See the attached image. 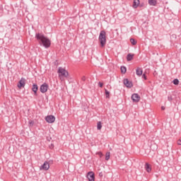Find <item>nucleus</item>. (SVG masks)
Instances as JSON below:
<instances>
[{
	"label": "nucleus",
	"mask_w": 181,
	"mask_h": 181,
	"mask_svg": "<svg viewBox=\"0 0 181 181\" xmlns=\"http://www.w3.org/2000/svg\"><path fill=\"white\" fill-rule=\"evenodd\" d=\"M28 124H29L30 127H33L35 122H33V120H30Z\"/></svg>",
	"instance_id": "b1692460"
},
{
	"label": "nucleus",
	"mask_w": 181,
	"mask_h": 181,
	"mask_svg": "<svg viewBox=\"0 0 181 181\" xmlns=\"http://www.w3.org/2000/svg\"><path fill=\"white\" fill-rule=\"evenodd\" d=\"M173 84H175V86H179V79L175 78L173 81Z\"/></svg>",
	"instance_id": "aec40b11"
},
{
	"label": "nucleus",
	"mask_w": 181,
	"mask_h": 181,
	"mask_svg": "<svg viewBox=\"0 0 181 181\" xmlns=\"http://www.w3.org/2000/svg\"><path fill=\"white\" fill-rule=\"evenodd\" d=\"M105 98H110V91H108L107 89H105Z\"/></svg>",
	"instance_id": "4be33fe9"
},
{
	"label": "nucleus",
	"mask_w": 181,
	"mask_h": 181,
	"mask_svg": "<svg viewBox=\"0 0 181 181\" xmlns=\"http://www.w3.org/2000/svg\"><path fill=\"white\" fill-rule=\"evenodd\" d=\"M96 155H98L100 158H103V156H104V154H103V152L101 151L96 153Z\"/></svg>",
	"instance_id": "5701e85b"
},
{
	"label": "nucleus",
	"mask_w": 181,
	"mask_h": 181,
	"mask_svg": "<svg viewBox=\"0 0 181 181\" xmlns=\"http://www.w3.org/2000/svg\"><path fill=\"white\" fill-rule=\"evenodd\" d=\"M177 145H181V139H179V140L177 141Z\"/></svg>",
	"instance_id": "c85d7f7f"
},
{
	"label": "nucleus",
	"mask_w": 181,
	"mask_h": 181,
	"mask_svg": "<svg viewBox=\"0 0 181 181\" xmlns=\"http://www.w3.org/2000/svg\"><path fill=\"white\" fill-rule=\"evenodd\" d=\"M123 83L124 86L127 87V88H132V87H134V84L132 83V81L128 80V78L124 79Z\"/></svg>",
	"instance_id": "423d86ee"
},
{
	"label": "nucleus",
	"mask_w": 181,
	"mask_h": 181,
	"mask_svg": "<svg viewBox=\"0 0 181 181\" xmlns=\"http://www.w3.org/2000/svg\"><path fill=\"white\" fill-rule=\"evenodd\" d=\"M37 90H39V88L37 87V84L33 83L32 91H33L35 95H37Z\"/></svg>",
	"instance_id": "9b49d317"
},
{
	"label": "nucleus",
	"mask_w": 181,
	"mask_h": 181,
	"mask_svg": "<svg viewBox=\"0 0 181 181\" xmlns=\"http://www.w3.org/2000/svg\"><path fill=\"white\" fill-rule=\"evenodd\" d=\"M111 153L107 152L105 154V160H110Z\"/></svg>",
	"instance_id": "a211bd4d"
},
{
	"label": "nucleus",
	"mask_w": 181,
	"mask_h": 181,
	"mask_svg": "<svg viewBox=\"0 0 181 181\" xmlns=\"http://www.w3.org/2000/svg\"><path fill=\"white\" fill-rule=\"evenodd\" d=\"M132 100L133 103H139V100H141V96H139L138 93H134L132 95Z\"/></svg>",
	"instance_id": "6e6552de"
},
{
	"label": "nucleus",
	"mask_w": 181,
	"mask_h": 181,
	"mask_svg": "<svg viewBox=\"0 0 181 181\" xmlns=\"http://www.w3.org/2000/svg\"><path fill=\"white\" fill-rule=\"evenodd\" d=\"M105 35H106L105 31L104 30L100 31L99 35V42L100 43L101 47H104V46H105V44L107 43V38Z\"/></svg>",
	"instance_id": "f03ea898"
},
{
	"label": "nucleus",
	"mask_w": 181,
	"mask_h": 181,
	"mask_svg": "<svg viewBox=\"0 0 181 181\" xmlns=\"http://www.w3.org/2000/svg\"><path fill=\"white\" fill-rule=\"evenodd\" d=\"M161 110H165V107H164V106H162V107H161Z\"/></svg>",
	"instance_id": "7c9ffc66"
},
{
	"label": "nucleus",
	"mask_w": 181,
	"mask_h": 181,
	"mask_svg": "<svg viewBox=\"0 0 181 181\" xmlns=\"http://www.w3.org/2000/svg\"><path fill=\"white\" fill-rule=\"evenodd\" d=\"M120 70L121 73H122L123 74H125L127 73V67L125 66H121Z\"/></svg>",
	"instance_id": "f3484780"
},
{
	"label": "nucleus",
	"mask_w": 181,
	"mask_h": 181,
	"mask_svg": "<svg viewBox=\"0 0 181 181\" xmlns=\"http://www.w3.org/2000/svg\"><path fill=\"white\" fill-rule=\"evenodd\" d=\"M142 73H144V71H142V68L138 67L136 70V76H142Z\"/></svg>",
	"instance_id": "4468645a"
},
{
	"label": "nucleus",
	"mask_w": 181,
	"mask_h": 181,
	"mask_svg": "<svg viewBox=\"0 0 181 181\" xmlns=\"http://www.w3.org/2000/svg\"><path fill=\"white\" fill-rule=\"evenodd\" d=\"M145 169L148 173H151V172H152V167L148 163H146L145 164Z\"/></svg>",
	"instance_id": "f8f14e48"
},
{
	"label": "nucleus",
	"mask_w": 181,
	"mask_h": 181,
	"mask_svg": "<svg viewBox=\"0 0 181 181\" xmlns=\"http://www.w3.org/2000/svg\"><path fill=\"white\" fill-rule=\"evenodd\" d=\"M87 179L88 181H95V176L94 175V172L90 171L87 173L86 175Z\"/></svg>",
	"instance_id": "39448f33"
},
{
	"label": "nucleus",
	"mask_w": 181,
	"mask_h": 181,
	"mask_svg": "<svg viewBox=\"0 0 181 181\" xmlns=\"http://www.w3.org/2000/svg\"><path fill=\"white\" fill-rule=\"evenodd\" d=\"M156 0H148V5H150L151 6H156Z\"/></svg>",
	"instance_id": "dca6fc26"
},
{
	"label": "nucleus",
	"mask_w": 181,
	"mask_h": 181,
	"mask_svg": "<svg viewBox=\"0 0 181 181\" xmlns=\"http://www.w3.org/2000/svg\"><path fill=\"white\" fill-rule=\"evenodd\" d=\"M134 56H135V54L131 53L128 54L127 57V62H131V60H133Z\"/></svg>",
	"instance_id": "2eb2a0df"
},
{
	"label": "nucleus",
	"mask_w": 181,
	"mask_h": 181,
	"mask_svg": "<svg viewBox=\"0 0 181 181\" xmlns=\"http://www.w3.org/2000/svg\"><path fill=\"white\" fill-rule=\"evenodd\" d=\"M25 81H26V80L25 79V78H22L20 81H19V82H18V88H22V87H25Z\"/></svg>",
	"instance_id": "9d476101"
},
{
	"label": "nucleus",
	"mask_w": 181,
	"mask_h": 181,
	"mask_svg": "<svg viewBox=\"0 0 181 181\" xmlns=\"http://www.w3.org/2000/svg\"><path fill=\"white\" fill-rule=\"evenodd\" d=\"M50 168V165L49 164V162L45 161L42 165L40 168V170H49V168Z\"/></svg>",
	"instance_id": "1a4fd4ad"
},
{
	"label": "nucleus",
	"mask_w": 181,
	"mask_h": 181,
	"mask_svg": "<svg viewBox=\"0 0 181 181\" xmlns=\"http://www.w3.org/2000/svg\"><path fill=\"white\" fill-rule=\"evenodd\" d=\"M81 81H86V76H85L81 77Z\"/></svg>",
	"instance_id": "a878e982"
},
{
	"label": "nucleus",
	"mask_w": 181,
	"mask_h": 181,
	"mask_svg": "<svg viewBox=\"0 0 181 181\" xmlns=\"http://www.w3.org/2000/svg\"><path fill=\"white\" fill-rule=\"evenodd\" d=\"M45 121L48 122L49 124H53L54 121H56V117L53 115H48L45 117Z\"/></svg>",
	"instance_id": "0eeeda50"
},
{
	"label": "nucleus",
	"mask_w": 181,
	"mask_h": 181,
	"mask_svg": "<svg viewBox=\"0 0 181 181\" xmlns=\"http://www.w3.org/2000/svg\"><path fill=\"white\" fill-rule=\"evenodd\" d=\"M49 148H50V149H53V148H54V145H53V144H52L49 146Z\"/></svg>",
	"instance_id": "c756f323"
},
{
	"label": "nucleus",
	"mask_w": 181,
	"mask_h": 181,
	"mask_svg": "<svg viewBox=\"0 0 181 181\" xmlns=\"http://www.w3.org/2000/svg\"><path fill=\"white\" fill-rule=\"evenodd\" d=\"M35 38L37 39L39 45L43 46L45 49H49L52 45V41L42 33H36Z\"/></svg>",
	"instance_id": "f257e3e1"
},
{
	"label": "nucleus",
	"mask_w": 181,
	"mask_h": 181,
	"mask_svg": "<svg viewBox=\"0 0 181 181\" xmlns=\"http://www.w3.org/2000/svg\"><path fill=\"white\" fill-rule=\"evenodd\" d=\"M140 1L139 0H134L133 1V8L136 9L139 6Z\"/></svg>",
	"instance_id": "ddd939ff"
},
{
	"label": "nucleus",
	"mask_w": 181,
	"mask_h": 181,
	"mask_svg": "<svg viewBox=\"0 0 181 181\" xmlns=\"http://www.w3.org/2000/svg\"><path fill=\"white\" fill-rule=\"evenodd\" d=\"M47 90H49V84L44 83L40 86V91L44 94V93H47Z\"/></svg>",
	"instance_id": "20e7f679"
},
{
	"label": "nucleus",
	"mask_w": 181,
	"mask_h": 181,
	"mask_svg": "<svg viewBox=\"0 0 181 181\" xmlns=\"http://www.w3.org/2000/svg\"><path fill=\"white\" fill-rule=\"evenodd\" d=\"M142 78H144V80H146V75L144 74Z\"/></svg>",
	"instance_id": "cd10ccee"
},
{
	"label": "nucleus",
	"mask_w": 181,
	"mask_h": 181,
	"mask_svg": "<svg viewBox=\"0 0 181 181\" xmlns=\"http://www.w3.org/2000/svg\"><path fill=\"white\" fill-rule=\"evenodd\" d=\"M57 73L59 74V77L62 81L64 80L63 77H65L66 78L69 77V71L62 67L59 68Z\"/></svg>",
	"instance_id": "7ed1b4c3"
},
{
	"label": "nucleus",
	"mask_w": 181,
	"mask_h": 181,
	"mask_svg": "<svg viewBox=\"0 0 181 181\" xmlns=\"http://www.w3.org/2000/svg\"><path fill=\"white\" fill-rule=\"evenodd\" d=\"M98 86H99V87L103 88V83L99 82Z\"/></svg>",
	"instance_id": "bb28decb"
},
{
	"label": "nucleus",
	"mask_w": 181,
	"mask_h": 181,
	"mask_svg": "<svg viewBox=\"0 0 181 181\" xmlns=\"http://www.w3.org/2000/svg\"><path fill=\"white\" fill-rule=\"evenodd\" d=\"M168 101H172L173 100V98L172 97V95H169L168 97Z\"/></svg>",
	"instance_id": "393cba45"
},
{
	"label": "nucleus",
	"mask_w": 181,
	"mask_h": 181,
	"mask_svg": "<svg viewBox=\"0 0 181 181\" xmlns=\"http://www.w3.org/2000/svg\"><path fill=\"white\" fill-rule=\"evenodd\" d=\"M130 42H131V43H132V45L133 46H135V45H136V40L134 39V38H131V39H130Z\"/></svg>",
	"instance_id": "6ab92c4d"
},
{
	"label": "nucleus",
	"mask_w": 181,
	"mask_h": 181,
	"mask_svg": "<svg viewBox=\"0 0 181 181\" xmlns=\"http://www.w3.org/2000/svg\"><path fill=\"white\" fill-rule=\"evenodd\" d=\"M103 128V125L101 124V122H98L97 124V129L100 130Z\"/></svg>",
	"instance_id": "412c9836"
}]
</instances>
